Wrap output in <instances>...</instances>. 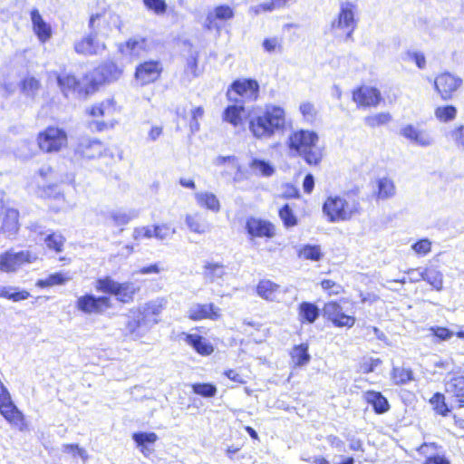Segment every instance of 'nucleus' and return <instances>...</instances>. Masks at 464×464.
I'll return each instance as SVG.
<instances>
[{
    "instance_id": "f257e3e1",
    "label": "nucleus",
    "mask_w": 464,
    "mask_h": 464,
    "mask_svg": "<svg viewBox=\"0 0 464 464\" xmlns=\"http://www.w3.org/2000/svg\"><path fill=\"white\" fill-rule=\"evenodd\" d=\"M247 122L255 138L268 139L284 129L285 113L283 108L272 104L266 105L264 109L252 107L247 111Z\"/></svg>"
},
{
    "instance_id": "f03ea898",
    "label": "nucleus",
    "mask_w": 464,
    "mask_h": 464,
    "mask_svg": "<svg viewBox=\"0 0 464 464\" xmlns=\"http://www.w3.org/2000/svg\"><path fill=\"white\" fill-rule=\"evenodd\" d=\"M318 140L316 132L300 130L290 135L288 146L308 165L317 166L323 159L322 149L317 145Z\"/></svg>"
},
{
    "instance_id": "7ed1b4c3",
    "label": "nucleus",
    "mask_w": 464,
    "mask_h": 464,
    "mask_svg": "<svg viewBox=\"0 0 464 464\" xmlns=\"http://www.w3.org/2000/svg\"><path fill=\"white\" fill-rule=\"evenodd\" d=\"M95 288L99 292L114 295L121 303L132 302L134 295L140 290L132 282L119 283L111 276L97 279Z\"/></svg>"
},
{
    "instance_id": "20e7f679",
    "label": "nucleus",
    "mask_w": 464,
    "mask_h": 464,
    "mask_svg": "<svg viewBox=\"0 0 464 464\" xmlns=\"http://www.w3.org/2000/svg\"><path fill=\"white\" fill-rule=\"evenodd\" d=\"M102 14H95L91 15L89 20L90 33L83 36L82 39L74 43V51L81 55L92 56L98 55L105 50L106 46L104 44H100L96 41V37L100 34L99 24H96L97 21L102 19Z\"/></svg>"
},
{
    "instance_id": "39448f33",
    "label": "nucleus",
    "mask_w": 464,
    "mask_h": 464,
    "mask_svg": "<svg viewBox=\"0 0 464 464\" xmlns=\"http://www.w3.org/2000/svg\"><path fill=\"white\" fill-rule=\"evenodd\" d=\"M358 205L356 200L347 201L339 196L329 197L323 205V212L330 222L348 220L358 211Z\"/></svg>"
},
{
    "instance_id": "423d86ee",
    "label": "nucleus",
    "mask_w": 464,
    "mask_h": 464,
    "mask_svg": "<svg viewBox=\"0 0 464 464\" xmlns=\"http://www.w3.org/2000/svg\"><path fill=\"white\" fill-rule=\"evenodd\" d=\"M260 86L256 80L244 78L235 80L229 86L227 96L229 101L239 99L243 104L245 101L255 102L259 96Z\"/></svg>"
},
{
    "instance_id": "0eeeda50",
    "label": "nucleus",
    "mask_w": 464,
    "mask_h": 464,
    "mask_svg": "<svg viewBox=\"0 0 464 464\" xmlns=\"http://www.w3.org/2000/svg\"><path fill=\"white\" fill-rule=\"evenodd\" d=\"M36 259V254L29 250H21L18 252L7 250L0 255V271L14 273L24 265L31 264Z\"/></svg>"
},
{
    "instance_id": "6e6552de",
    "label": "nucleus",
    "mask_w": 464,
    "mask_h": 464,
    "mask_svg": "<svg viewBox=\"0 0 464 464\" xmlns=\"http://www.w3.org/2000/svg\"><path fill=\"white\" fill-rule=\"evenodd\" d=\"M67 143L66 132L59 128L49 127L39 134L38 145L46 152L60 150Z\"/></svg>"
},
{
    "instance_id": "1a4fd4ad",
    "label": "nucleus",
    "mask_w": 464,
    "mask_h": 464,
    "mask_svg": "<svg viewBox=\"0 0 464 464\" xmlns=\"http://www.w3.org/2000/svg\"><path fill=\"white\" fill-rule=\"evenodd\" d=\"M354 9L355 6L352 3H342L337 18L332 22V29L346 31V40L353 39V33L356 27Z\"/></svg>"
},
{
    "instance_id": "9d476101",
    "label": "nucleus",
    "mask_w": 464,
    "mask_h": 464,
    "mask_svg": "<svg viewBox=\"0 0 464 464\" xmlns=\"http://www.w3.org/2000/svg\"><path fill=\"white\" fill-rule=\"evenodd\" d=\"M103 144L98 140L87 137L80 138L73 150V157L76 160H92L102 155Z\"/></svg>"
},
{
    "instance_id": "9b49d317",
    "label": "nucleus",
    "mask_w": 464,
    "mask_h": 464,
    "mask_svg": "<svg viewBox=\"0 0 464 464\" xmlns=\"http://www.w3.org/2000/svg\"><path fill=\"white\" fill-rule=\"evenodd\" d=\"M245 229L251 241L256 237L272 238L276 235L275 226L270 221L255 217L246 218Z\"/></svg>"
},
{
    "instance_id": "f8f14e48",
    "label": "nucleus",
    "mask_w": 464,
    "mask_h": 464,
    "mask_svg": "<svg viewBox=\"0 0 464 464\" xmlns=\"http://www.w3.org/2000/svg\"><path fill=\"white\" fill-rule=\"evenodd\" d=\"M77 308L85 314H100L111 307V299L108 296H96L87 294L78 298Z\"/></svg>"
},
{
    "instance_id": "ddd939ff",
    "label": "nucleus",
    "mask_w": 464,
    "mask_h": 464,
    "mask_svg": "<svg viewBox=\"0 0 464 464\" xmlns=\"http://www.w3.org/2000/svg\"><path fill=\"white\" fill-rule=\"evenodd\" d=\"M462 84V79L450 72H443L438 75L434 81L436 91L443 100H449Z\"/></svg>"
},
{
    "instance_id": "4468645a",
    "label": "nucleus",
    "mask_w": 464,
    "mask_h": 464,
    "mask_svg": "<svg viewBox=\"0 0 464 464\" xmlns=\"http://www.w3.org/2000/svg\"><path fill=\"white\" fill-rule=\"evenodd\" d=\"M323 314L338 327L346 326L350 328L355 323V318L345 314L343 311V307L336 302L325 304L323 309Z\"/></svg>"
},
{
    "instance_id": "2eb2a0df",
    "label": "nucleus",
    "mask_w": 464,
    "mask_h": 464,
    "mask_svg": "<svg viewBox=\"0 0 464 464\" xmlns=\"http://www.w3.org/2000/svg\"><path fill=\"white\" fill-rule=\"evenodd\" d=\"M160 63L157 61H148L136 67L135 78L141 85L155 82L161 72Z\"/></svg>"
},
{
    "instance_id": "dca6fc26",
    "label": "nucleus",
    "mask_w": 464,
    "mask_h": 464,
    "mask_svg": "<svg viewBox=\"0 0 464 464\" xmlns=\"http://www.w3.org/2000/svg\"><path fill=\"white\" fill-rule=\"evenodd\" d=\"M353 100L363 107H375L382 100L381 92L378 89L370 86H361L353 92Z\"/></svg>"
},
{
    "instance_id": "f3484780",
    "label": "nucleus",
    "mask_w": 464,
    "mask_h": 464,
    "mask_svg": "<svg viewBox=\"0 0 464 464\" xmlns=\"http://www.w3.org/2000/svg\"><path fill=\"white\" fill-rule=\"evenodd\" d=\"M0 413L10 422L16 423L21 420V412L13 403L7 389L0 381Z\"/></svg>"
},
{
    "instance_id": "a211bd4d",
    "label": "nucleus",
    "mask_w": 464,
    "mask_h": 464,
    "mask_svg": "<svg viewBox=\"0 0 464 464\" xmlns=\"http://www.w3.org/2000/svg\"><path fill=\"white\" fill-rule=\"evenodd\" d=\"M234 102V104L228 105L224 110L222 117L223 121L237 127L242 123L244 118L247 121V111L251 109L241 104L239 99H235Z\"/></svg>"
},
{
    "instance_id": "6ab92c4d",
    "label": "nucleus",
    "mask_w": 464,
    "mask_h": 464,
    "mask_svg": "<svg viewBox=\"0 0 464 464\" xmlns=\"http://www.w3.org/2000/svg\"><path fill=\"white\" fill-rule=\"evenodd\" d=\"M400 134L421 147H429L434 143L433 138L423 130H418L411 124L401 129Z\"/></svg>"
},
{
    "instance_id": "aec40b11",
    "label": "nucleus",
    "mask_w": 464,
    "mask_h": 464,
    "mask_svg": "<svg viewBox=\"0 0 464 464\" xmlns=\"http://www.w3.org/2000/svg\"><path fill=\"white\" fill-rule=\"evenodd\" d=\"M33 30L42 43H45L52 36V28L42 17L38 9L34 8L31 13Z\"/></svg>"
},
{
    "instance_id": "412c9836",
    "label": "nucleus",
    "mask_w": 464,
    "mask_h": 464,
    "mask_svg": "<svg viewBox=\"0 0 464 464\" xmlns=\"http://www.w3.org/2000/svg\"><path fill=\"white\" fill-rule=\"evenodd\" d=\"M19 212L14 208H6L3 218L0 233L5 237H13L19 229Z\"/></svg>"
},
{
    "instance_id": "4be33fe9",
    "label": "nucleus",
    "mask_w": 464,
    "mask_h": 464,
    "mask_svg": "<svg viewBox=\"0 0 464 464\" xmlns=\"http://www.w3.org/2000/svg\"><path fill=\"white\" fill-rule=\"evenodd\" d=\"M162 305L158 301H152L145 304L139 310V317L141 318L140 324H146L148 328L158 323L157 316L161 312Z\"/></svg>"
},
{
    "instance_id": "5701e85b",
    "label": "nucleus",
    "mask_w": 464,
    "mask_h": 464,
    "mask_svg": "<svg viewBox=\"0 0 464 464\" xmlns=\"http://www.w3.org/2000/svg\"><path fill=\"white\" fill-rule=\"evenodd\" d=\"M218 312L219 309L213 304H196L189 308L188 314L189 318L192 320H201L206 318L216 320L219 317Z\"/></svg>"
},
{
    "instance_id": "b1692460",
    "label": "nucleus",
    "mask_w": 464,
    "mask_h": 464,
    "mask_svg": "<svg viewBox=\"0 0 464 464\" xmlns=\"http://www.w3.org/2000/svg\"><path fill=\"white\" fill-rule=\"evenodd\" d=\"M445 391L455 397L460 406H464V376L450 377L445 382Z\"/></svg>"
},
{
    "instance_id": "393cba45",
    "label": "nucleus",
    "mask_w": 464,
    "mask_h": 464,
    "mask_svg": "<svg viewBox=\"0 0 464 464\" xmlns=\"http://www.w3.org/2000/svg\"><path fill=\"white\" fill-rule=\"evenodd\" d=\"M132 439L142 454L148 457L153 451L150 446L156 442L158 436L154 432L140 431L133 433Z\"/></svg>"
},
{
    "instance_id": "a878e982",
    "label": "nucleus",
    "mask_w": 464,
    "mask_h": 464,
    "mask_svg": "<svg viewBox=\"0 0 464 464\" xmlns=\"http://www.w3.org/2000/svg\"><path fill=\"white\" fill-rule=\"evenodd\" d=\"M195 199L201 208H206L215 213L220 210V202L216 195L211 192H197L195 193Z\"/></svg>"
},
{
    "instance_id": "bb28decb",
    "label": "nucleus",
    "mask_w": 464,
    "mask_h": 464,
    "mask_svg": "<svg viewBox=\"0 0 464 464\" xmlns=\"http://www.w3.org/2000/svg\"><path fill=\"white\" fill-rule=\"evenodd\" d=\"M234 17L233 9L227 5H221L214 9L213 13H209L206 18L207 27L211 29L215 19L226 21Z\"/></svg>"
},
{
    "instance_id": "cd10ccee",
    "label": "nucleus",
    "mask_w": 464,
    "mask_h": 464,
    "mask_svg": "<svg viewBox=\"0 0 464 464\" xmlns=\"http://www.w3.org/2000/svg\"><path fill=\"white\" fill-rule=\"evenodd\" d=\"M365 399L373 407L376 413L382 414L389 410L388 401L381 392L374 391L367 392Z\"/></svg>"
},
{
    "instance_id": "c85d7f7f",
    "label": "nucleus",
    "mask_w": 464,
    "mask_h": 464,
    "mask_svg": "<svg viewBox=\"0 0 464 464\" xmlns=\"http://www.w3.org/2000/svg\"><path fill=\"white\" fill-rule=\"evenodd\" d=\"M320 315L318 306L310 302H303L299 305V316L302 322L313 324Z\"/></svg>"
},
{
    "instance_id": "c756f323",
    "label": "nucleus",
    "mask_w": 464,
    "mask_h": 464,
    "mask_svg": "<svg viewBox=\"0 0 464 464\" xmlns=\"http://www.w3.org/2000/svg\"><path fill=\"white\" fill-rule=\"evenodd\" d=\"M279 285L270 280H261L256 287L259 296L262 298L274 301L276 299Z\"/></svg>"
},
{
    "instance_id": "7c9ffc66",
    "label": "nucleus",
    "mask_w": 464,
    "mask_h": 464,
    "mask_svg": "<svg viewBox=\"0 0 464 464\" xmlns=\"http://www.w3.org/2000/svg\"><path fill=\"white\" fill-rule=\"evenodd\" d=\"M146 49V39L143 37H134L129 39L123 46L121 47L122 53L133 56H140Z\"/></svg>"
},
{
    "instance_id": "2f4dec72",
    "label": "nucleus",
    "mask_w": 464,
    "mask_h": 464,
    "mask_svg": "<svg viewBox=\"0 0 464 464\" xmlns=\"http://www.w3.org/2000/svg\"><path fill=\"white\" fill-rule=\"evenodd\" d=\"M30 296V293L26 290L20 289L16 286H0V297L19 302L26 300Z\"/></svg>"
},
{
    "instance_id": "473e14b6",
    "label": "nucleus",
    "mask_w": 464,
    "mask_h": 464,
    "mask_svg": "<svg viewBox=\"0 0 464 464\" xmlns=\"http://www.w3.org/2000/svg\"><path fill=\"white\" fill-rule=\"evenodd\" d=\"M185 222L188 229L197 234H205L210 230V226L206 221H203L198 213L187 215Z\"/></svg>"
},
{
    "instance_id": "72a5a7b5",
    "label": "nucleus",
    "mask_w": 464,
    "mask_h": 464,
    "mask_svg": "<svg viewBox=\"0 0 464 464\" xmlns=\"http://www.w3.org/2000/svg\"><path fill=\"white\" fill-rule=\"evenodd\" d=\"M70 280V277L62 272H56L49 275L44 279H39L35 285L40 288L50 287L53 285H63Z\"/></svg>"
},
{
    "instance_id": "f704fd0d",
    "label": "nucleus",
    "mask_w": 464,
    "mask_h": 464,
    "mask_svg": "<svg viewBox=\"0 0 464 464\" xmlns=\"http://www.w3.org/2000/svg\"><path fill=\"white\" fill-rule=\"evenodd\" d=\"M249 168L255 174L264 177H270L275 172V168L269 161L260 159H253L249 163Z\"/></svg>"
},
{
    "instance_id": "c9c22d12",
    "label": "nucleus",
    "mask_w": 464,
    "mask_h": 464,
    "mask_svg": "<svg viewBox=\"0 0 464 464\" xmlns=\"http://www.w3.org/2000/svg\"><path fill=\"white\" fill-rule=\"evenodd\" d=\"M44 241L49 249L60 253L63 249L65 238L60 233L50 232L46 234Z\"/></svg>"
},
{
    "instance_id": "e433bc0d",
    "label": "nucleus",
    "mask_w": 464,
    "mask_h": 464,
    "mask_svg": "<svg viewBox=\"0 0 464 464\" xmlns=\"http://www.w3.org/2000/svg\"><path fill=\"white\" fill-rule=\"evenodd\" d=\"M204 276L207 281L213 283L225 275V267L219 264L208 263L204 266Z\"/></svg>"
},
{
    "instance_id": "4c0bfd02",
    "label": "nucleus",
    "mask_w": 464,
    "mask_h": 464,
    "mask_svg": "<svg viewBox=\"0 0 464 464\" xmlns=\"http://www.w3.org/2000/svg\"><path fill=\"white\" fill-rule=\"evenodd\" d=\"M395 186L393 182L386 178L378 180V198L387 199L394 196Z\"/></svg>"
},
{
    "instance_id": "58836bf2",
    "label": "nucleus",
    "mask_w": 464,
    "mask_h": 464,
    "mask_svg": "<svg viewBox=\"0 0 464 464\" xmlns=\"http://www.w3.org/2000/svg\"><path fill=\"white\" fill-rule=\"evenodd\" d=\"M392 378L395 384H405L412 380L413 373L411 369L404 367H393Z\"/></svg>"
},
{
    "instance_id": "ea45409f",
    "label": "nucleus",
    "mask_w": 464,
    "mask_h": 464,
    "mask_svg": "<svg viewBox=\"0 0 464 464\" xmlns=\"http://www.w3.org/2000/svg\"><path fill=\"white\" fill-rule=\"evenodd\" d=\"M194 393L204 398H212L217 394L218 389L212 383L198 382L191 384Z\"/></svg>"
},
{
    "instance_id": "a19ab883",
    "label": "nucleus",
    "mask_w": 464,
    "mask_h": 464,
    "mask_svg": "<svg viewBox=\"0 0 464 464\" xmlns=\"http://www.w3.org/2000/svg\"><path fill=\"white\" fill-rule=\"evenodd\" d=\"M140 320L141 318L139 317V311L133 312L132 315L129 316L126 327L130 334H136L139 335L149 329L146 324H140Z\"/></svg>"
},
{
    "instance_id": "79ce46f5",
    "label": "nucleus",
    "mask_w": 464,
    "mask_h": 464,
    "mask_svg": "<svg viewBox=\"0 0 464 464\" xmlns=\"http://www.w3.org/2000/svg\"><path fill=\"white\" fill-rule=\"evenodd\" d=\"M39 88L40 82L34 77H27L21 82V91L27 97L34 98Z\"/></svg>"
},
{
    "instance_id": "37998d69",
    "label": "nucleus",
    "mask_w": 464,
    "mask_h": 464,
    "mask_svg": "<svg viewBox=\"0 0 464 464\" xmlns=\"http://www.w3.org/2000/svg\"><path fill=\"white\" fill-rule=\"evenodd\" d=\"M424 281L429 283L437 291H440L443 287V275L435 269H425Z\"/></svg>"
},
{
    "instance_id": "c03bdc74",
    "label": "nucleus",
    "mask_w": 464,
    "mask_h": 464,
    "mask_svg": "<svg viewBox=\"0 0 464 464\" xmlns=\"http://www.w3.org/2000/svg\"><path fill=\"white\" fill-rule=\"evenodd\" d=\"M392 121V116L388 112H381L365 118V124L371 128L387 124Z\"/></svg>"
},
{
    "instance_id": "a18cd8bd",
    "label": "nucleus",
    "mask_w": 464,
    "mask_h": 464,
    "mask_svg": "<svg viewBox=\"0 0 464 464\" xmlns=\"http://www.w3.org/2000/svg\"><path fill=\"white\" fill-rule=\"evenodd\" d=\"M180 340H184L188 345L192 346V348H213L211 345H207L204 343V338L198 334H189L182 333L179 336Z\"/></svg>"
},
{
    "instance_id": "49530a36",
    "label": "nucleus",
    "mask_w": 464,
    "mask_h": 464,
    "mask_svg": "<svg viewBox=\"0 0 464 464\" xmlns=\"http://www.w3.org/2000/svg\"><path fill=\"white\" fill-rule=\"evenodd\" d=\"M430 404L437 413L446 416L449 412V408L445 402V397L440 392H436L430 400Z\"/></svg>"
},
{
    "instance_id": "de8ad7c7",
    "label": "nucleus",
    "mask_w": 464,
    "mask_h": 464,
    "mask_svg": "<svg viewBox=\"0 0 464 464\" xmlns=\"http://www.w3.org/2000/svg\"><path fill=\"white\" fill-rule=\"evenodd\" d=\"M57 82L64 95H67V91L74 90L78 85L77 79L71 74L59 75L57 77Z\"/></svg>"
},
{
    "instance_id": "09e8293b",
    "label": "nucleus",
    "mask_w": 464,
    "mask_h": 464,
    "mask_svg": "<svg viewBox=\"0 0 464 464\" xmlns=\"http://www.w3.org/2000/svg\"><path fill=\"white\" fill-rule=\"evenodd\" d=\"M382 363L379 358H363L358 366V372L369 373L374 372Z\"/></svg>"
},
{
    "instance_id": "8fccbe9b",
    "label": "nucleus",
    "mask_w": 464,
    "mask_h": 464,
    "mask_svg": "<svg viewBox=\"0 0 464 464\" xmlns=\"http://www.w3.org/2000/svg\"><path fill=\"white\" fill-rule=\"evenodd\" d=\"M307 352L308 350H291L290 355L293 364L297 367L306 365L311 358Z\"/></svg>"
},
{
    "instance_id": "3c124183",
    "label": "nucleus",
    "mask_w": 464,
    "mask_h": 464,
    "mask_svg": "<svg viewBox=\"0 0 464 464\" xmlns=\"http://www.w3.org/2000/svg\"><path fill=\"white\" fill-rule=\"evenodd\" d=\"M457 110L452 105H447L444 107H438L435 111L436 117L442 121H450L455 119Z\"/></svg>"
},
{
    "instance_id": "603ef678",
    "label": "nucleus",
    "mask_w": 464,
    "mask_h": 464,
    "mask_svg": "<svg viewBox=\"0 0 464 464\" xmlns=\"http://www.w3.org/2000/svg\"><path fill=\"white\" fill-rule=\"evenodd\" d=\"M279 216L285 227H294L297 224V219L288 204L284 205L280 208Z\"/></svg>"
},
{
    "instance_id": "864d4df0",
    "label": "nucleus",
    "mask_w": 464,
    "mask_h": 464,
    "mask_svg": "<svg viewBox=\"0 0 464 464\" xmlns=\"http://www.w3.org/2000/svg\"><path fill=\"white\" fill-rule=\"evenodd\" d=\"M101 72L104 76L105 81L116 80L121 74V71L118 66L113 63H108L103 64L101 68Z\"/></svg>"
},
{
    "instance_id": "5fc2aeb1",
    "label": "nucleus",
    "mask_w": 464,
    "mask_h": 464,
    "mask_svg": "<svg viewBox=\"0 0 464 464\" xmlns=\"http://www.w3.org/2000/svg\"><path fill=\"white\" fill-rule=\"evenodd\" d=\"M430 331L437 342H443L455 335V332L442 326H432Z\"/></svg>"
},
{
    "instance_id": "6e6d98bb",
    "label": "nucleus",
    "mask_w": 464,
    "mask_h": 464,
    "mask_svg": "<svg viewBox=\"0 0 464 464\" xmlns=\"http://www.w3.org/2000/svg\"><path fill=\"white\" fill-rule=\"evenodd\" d=\"M300 256L305 259L318 261L322 256V253L318 246L306 245L300 250Z\"/></svg>"
},
{
    "instance_id": "4d7b16f0",
    "label": "nucleus",
    "mask_w": 464,
    "mask_h": 464,
    "mask_svg": "<svg viewBox=\"0 0 464 464\" xmlns=\"http://www.w3.org/2000/svg\"><path fill=\"white\" fill-rule=\"evenodd\" d=\"M145 6L157 14H163L167 10L165 0H143Z\"/></svg>"
},
{
    "instance_id": "13d9d810",
    "label": "nucleus",
    "mask_w": 464,
    "mask_h": 464,
    "mask_svg": "<svg viewBox=\"0 0 464 464\" xmlns=\"http://www.w3.org/2000/svg\"><path fill=\"white\" fill-rule=\"evenodd\" d=\"M154 237L164 240L169 238L174 233L175 229H170L168 225H160L153 227Z\"/></svg>"
},
{
    "instance_id": "bf43d9fd",
    "label": "nucleus",
    "mask_w": 464,
    "mask_h": 464,
    "mask_svg": "<svg viewBox=\"0 0 464 464\" xmlns=\"http://www.w3.org/2000/svg\"><path fill=\"white\" fill-rule=\"evenodd\" d=\"M290 0H271L269 3H262L257 6L256 12L262 10L264 12L273 11L285 7Z\"/></svg>"
},
{
    "instance_id": "052dcab7",
    "label": "nucleus",
    "mask_w": 464,
    "mask_h": 464,
    "mask_svg": "<svg viewBox=\"0 0 464 464\" xmlns=\"http://www.w3.org/2000/svg\"><path fill=\"white\" fill-rule=\"evenodd\" d=\"M405 59L414 62L420 69H424L426 66V58L420 52L408 51L405 53Z\"/></svg>"
},
{
    "instance_id": "680f3d73",
    "label": "nucleus",
    "mask_w": 464,
    "mask_h": 464,
    "mask_svg": "<svg viewBox=\"0 0 464 464\" xmlns=\"http://www.w3.org/2000/svg\"><path fill=\"white\" fill-rule=\"evenodd\" d=\"M63 452L72 454L74 457L78 455L83 460H86L88 458L85 450L80 448L77 444L63 445Z\"/></svg>"
},
{
    "instance_id": "e2e57ef3",
    "label": "nucleus",
    "mask_w": 464,
    "mask_h": 464,
    "mask_svg": "<svg viewBox=\"0 0 464 464\" xmlns=\"http://www.w3.org/2000/svg\"><path fill=\"white\" fill-rule=\"evenodd\" d=\"M450 138L459 149L464 150V125L455 128L450 132Z\"/></svg>"
},
{
    "instance_id": "0e129e2a",
    "label": "nucleus",
    "mask_w": 464,
    "mask_h": 464,
    "mask_svg": "<svg viewBox=\"0 0 464 464\" xmlns=\"http://www.w3.org/2000/svg\"><path fill=\"white\" fill-rule=\"evenodd\" d=\"M411 247L417 254L426 255L430 251L431 242L423 238L414 243Z\"/></svg>"
},
{
    "instance_id": "69168bd1",
    "label": "nucleus",
    "mask_w": 464,
    "mask_h": 464,
    "mask_svg": "<svg viewBox=\"0 0 464 464\" xmlns=\"http://www.w3.org/2000/svg\"><path fill=\"white\" fill-rule=\"evenodd\" d=\"M262 45L265 51L267 53H274L276 51V49H278L279 51H281L282 49L279 40L276 37L266 38L263 41Z\"/></svg>"
},
{
    "instance_id": "338daca9",
    "label": "nucleus",
    "mask_w": 464,
    "mask_h": 464,
    "mask_svg": "<svg viewBox=\"0 0 464 464\" xmlns=\"http://www.w3.org/2000/svg\"><path fill=\"white\" fill-rule=\"evenodd\" d=\"M366 331H367L366 334L368 336H371L372 338L375 337L376 339H378L380 341H382L383 344L390 345V343L387 341L386 334L383 332H382L379 328L373 327V326H370V327L366 328Z\"/></svg>"
},
{
    "instance_id": "774afa93",
    "label": "nucleus",
    "mask_w": 464,
    "mask_h": 464,
    "mask_svg": "<svg viewBox=\"0 0 464 464\" xmlns=\"http://www.w3.org/2000/svg\"><path fill=\"white\" fill-rule=\"evenodd\" d=\"M111 218L114 221L115 225L123 226L128 224L131 220L132 216L124 212H113L111 213Z\"/></svg>"
}]
</instances>
